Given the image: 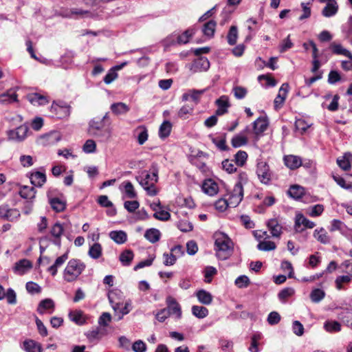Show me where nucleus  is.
Listing matches in <instances>:
<instances>
[{
  "instance_id": "f257e3e1",
  "label": "nucleus",
  "mask_w": 352,
  "mask_h": 352,
  "mask_svg": "<svg viewBox=\"0 0 352 352\" xmlns=\"http://www.w3.org/2000/svg\"><path fill=\"white\" fill-rule=\"evenodd\" d=\"M214 245L217 256L221 260L228 258L233 252V243L224 233L214 234Z\"/></svg>"
},
{
  "instance_id": "f03ea898",
  "label": "nucleus",
  "mask_w": 352,
  "mask_h": 352,
  "mask_svg": "<svg viewBox=\"0 0 352 352\" xmlns=\"http://www.w3.org/2000/svg\"><path fill=\"white\" fill-rule=\"evenodd\" d=\"M85 266L79 260L72 259L69 261L64 271V278L67 282L76 280L84 270Z\"/></svg>"
},
{
  "instance_id": "7ed1b4c3",
  "label": "nucleus",
  "mask_w": 352,
  "mask_h": 352,
  "mask_svg": "<svg viewBox=\"0 0 352 352\" xmlns=\"http://www.w3.org/2000/svg\"><path fill=\"white\" fill-rule=\"evenodd\" d=\"M116 292H111L109 293L108 298H109V302L111 305L112 308L113 309V310L116 312L120 311L122 314V315L119 317V319H121L124 315L127 314L130 311L131 307V301L129 300V301L126 302L124 306L121 308L120 306L122 305V303H121V302H120V301L117 302L116 300Z\"/></svg>"
},
{
  "instance_id": "20e7f679",
  "label": "nucleus",
  "mask_w": 352,
  "mask_h": 352,
  "mask_svg": "<svg viewBox=\"0 0 352 352\" xmlns=\"http://www.w3.org/2000/svg\"><path fill=\"white\" fill-rule=\"evenodd\" d=\"M50 111L56 118L63 119L70 115V106L63 102H53Z\"/></svg>"
},
{
  "instance_id": "39448f33",
  "label": "nucleus",
  "mask_w": 352,
  "mask_h": 352,
  "mask_svg": "<svg viewBox=\"0 0 352 352\" xmlns=\"http://www.w3.org/2000/svg\"><path fill=\"white\" fill-rule=\"evenodd\" d=\"M243 197V188L241 184H236L228 200L230 207H236Z\"/></svg>"
},
{
  "instance_id": "423d86ee",
  "label": "nucleus",
  "mask_w": 352,
  "mask_h": 352,
  "mask_svg": "<svg viewBox=\"0 0 352 352\" xmlns=\"http://www.w3.org/2000/svg\"><path fill=\"white\" fill-rule=\"evenodd\" d=\"M67 225L65 223L61 224L60 222H56L50 228V236L53 238L52 242L54 245L60 247L61 245V236Z\"/></svg>"
},
{
  "instance_id": "0eeeda50",
  "label": "nucleus",
  "mask_w": 352,
  "mask_h": 352,
  "mask_svg": "<svg viewBox=\"0 0 352 352\" xmlns=\"http://www.w3.org/2000/svg\"><path fill=\"white\" fill-rule=\"evenodd\" d=\"M256 174L263 184H267L271 180L272 173L270 170L268 164L265 162H258Z\"/></svg>"
},
{
  "instance_id": "6e6552de",
  "label": "nucleus",
  "mask_w": 352,
  "mask_h": 352,
  "mask_svg": "<svg viewBox=\"0 0 352 352\" xmlns=\"http://www.w3.org/2000/svg\"><path fill=\"white\" fill-rule=\"evenodd\" d=\"M28 130V126L25 124L21 125L16 129L10 130L8 131V139L16 142H22L26 138Z\"/></svg>"
},
{
  "instance_id": "1a4fd4ad",
  "label": "nucleus",
  "mask_w": 352,
  "mask_h": 352,
  "mask_svg": "<svg viewBox=\"0 0 352 352\" xmlns=\"http://www.w3.org/2000/svg\"><path fill=\"white\" fill-rule=\"evenodd\" d=\"M20 217V212L16 208H9L7 205L0 206V218L13 221Z\"/></svg>"
},
{
  "instance_id": "9d476101",
  "label": "nucleus",
  "mask_w": 352,
  "mask_h": 352,
  "mask_svg": "<svg viewBox=\"0 0 352 352\" xmlns=\"http://www.w3.org/2000/svg\"><path fill=\"white\" fill-rule=\"evenodd\" d=\"M315 223L305 217L302 214L296 216L295 230L296 232H302L305 228H313Z\"/></svg>"
},
{
  "instance_id": "9b49d317",
  "label": "nucleus",
  "mask_w": 352,
  "mask_h": 352,
  "mask_svg": "<svg viewBox=\"0 0 352 352\" xmlns=\"http://www.w3.org/2000/svg\"><path fill=\"white\" fill-rule=\"evenodd\" d=\"M289 85L287 83H283L278 91V94L274 99V104L275 109H278L283 104L288 92Z\"/></svg>"
},
{
  "instance_id": "f8f14e48",
  "label": "nucleus",
  "mask_w": 352,
  "mask_h": 352,
  "mask_svg": "<svg viewBox=\"0 0 352 352\" xmlns=\"http://www.w3.org/2000/svg\"><path fill=\"white\" fill-rule=\"evenodd\" d=\"M168 307L166 310H168V314H174L177 318H180L182 316V310L180 305L176 302L175 299L171 296H168L166 299Z\"/></svg>"
},
{
  "instance_id": "ddd939ff",
  "label": "nucleus",
  "mask_w": 352,
  "mask_h": 352,
  "mask_svg": "<svg viewBox=\"0 0 352 352\" xmlns=\"http://www.w3.org/2000/svg\"><path fill=\"white\" fill-rule=\"evenodd\" d=\"M268 121L264 117H259L253 122V129L254 134L258 137L267 129Z\"/></svg>"
},
{
  "instance_id": "4468645a",
  "label": "nucleus",
  "mask_w": 352,
  "mask_h": 352,
  "mask_svg": "<svg viewBox=\"0 0 352 352\" xmlns=\"http://www.w3.org/2000/svg\"><path fill=\"white\" fill-rule=\"evenodd\" d=\"M218 106V109L216 110V115L222 116L228 112V109L230 106L229 102L228 97L226 96H222L215 102Z\"/></svg>"
},
{
  "instance_id": "2eb2a0df",
  "label": "nucleus",
  "mask_w": 352,
  "mask_h": 352,
  "mask_svg": "<svg viewBox=\"0 0 352 352\" xmlns=\"http://www.w3.org/2000/svg\"><path fill=\"white\" fill-rule=\"evenodd\" d=\"M32 267V263L28 259H21L14 265L13 270L19 274H23Z\"/></svg>"
},
{
  "instance_id": "dca6fc26",
  "label": "nucleus",
  "mask_w": 352,
  "mask_h": 352,
  "mask_svg": "<svg viewBox=\"0 0 352 352\" xmlns=\"http://www.w3.org/2000/svg\"><path fill=\"white\" fill-rule=\"evenodd\" d=\"M152 179L151 182L149 186H145L144 189L146 190L147 193L150 196H154L157 194V190L155 187V184L157 182L158 179V170L156 166H152Z\"/></svg>"
},
{
  "instance_id": "f3484780",
  "label": "nucleus",
  "mask_w": 352,
  "mask_h": 352,
  "mask_svg": "<svg viewBox=\"0 0 352 352\" xmlns=\"http://www.w3.org/2000/svg\"><path fill=\"white\" fill-rule=\"evenodd\" d=\"M285 164L292 170L296 169L302 165V160L297 155H289L284 157Z\"/></svg>"
},
{
  "instance_id": "a211bd4d",
  "label": "nucleus",
  "mask_w": 352,
  "mask_h": 352,
  "mask_svg": "<svg viewBox=\"0 0 352 352\" xmlns=\"http://www.w3.org/2000/svg\"><path fill=\"white\" fill-rule=\"evenodd\" d=\"M106 334V330L100 327H97L87 331L85 335L90 342L99 340Z\"/></svg>"
},
{
  "instance_id": "6ab92c4d",
  "label": "nucleus",
  "mask_w": 352,
  "mask_h": 352,
  "mask_svg": "<svg viewBox=\"0 0 352 352\" xmlns=\"http://www.w3.org/2000/svg\"><path fill=\"white\" fill-rule=\"evenodd\" d=\"M267 226L272 235L274 237H279L282 233V226L276 219H271L267 223Z\"/></svg>"
},
{
  "instance_id": "aec40b11",
  "label": "nucleus",
  "mask_w": 352,
  "mask_h": 352,
  "mask_svg": "<svg viewBox=\"0 0 352 352\" xmlns=\"http://www.w3.org/2000/svg\"><path fill=\"white\" fill-rule=\"evenodd\" d=\"M352 154L346 153L342 157L337 159V164L343 170L348 171L351 168Z\"/></svg>"
},
{
  "instance_id": "412c9836",
  "label": "nucleus",
  "mask_w": 352,
  "mask_h": 352,
  "mask_svg": "<svg viewBox=\"0 0 352 352\" xmlns=\"http://www.w3.org/2000/svg\"><path fill=\"white\" fill-rule=\"evenodd\" d=\"M202 190L210 196L214 195L218 192V185L212 179L206 180L202 185Z\"/></svg>"
},
{
  "instance_id": "4be33fe9",
  "label": "nucleus",
  "mask_w": 352,
  "mask_h": 352,
  "mask_svg": "<svg viewBox=\"0 0 352 352\" xmlns=\"http://www.w3.org/2000/svg\"><path fill=\"white\" fill-rule=\"evenodd\" d=\"M338 10V6L335 0H330L322 10V14L329 17L335 15Z\"/></svg>"
},
{
  "instance_id": "5701e85b",
  "label": "nucleus",
  "mask_w": 352,
  "mask_h": 352,
  "mask_svg": "<svg viewBox=\"0 0 352 352\" xmlns=\"http://www.w3.org/2000/svg\"><path fill=\"white\" fill-rule=\"evenodd\" d=\"M27 98L29 102L34 105H44L49 102L46 96L38 93L28 94Z\"/></svg>"
},
{
  "instance_id": "b1692460",
  "label": "nucleus",
  "mask_w": 352,
  "mask_h": 352,
  "mask_svg": "<svg viewBox=\"0 0 352 352\" xmlns=\"http://www.w3.org/2000/svg\"><path fill=\"white\" fill-rule=\"evenodd\" d=\"M30 179L32 184L38 187H41L46 182L45 174L39 171L32 173Z\"/></svg>"
},
{
  "instance_id": "393cba45",
  "label": "nucleus",
  "mask_w": 352,
  "mask_h": 352,
  "mask_svg": "<svg viewBox=\"0 0 352 352\" xmlns=\"http://www.w3.org/2000/svg\"><path fill=\"white\" fill-rule=\"evenodd\" d=\"M67 258L68 255L67 253L58 257L54 263L48 267L47 271L52 274V276H54L57 274L58 268L61 267Z\"/></svg>"
},
{
  "instance_id": "a878e982",
  "label": "nucleus",
  "mask_w": 352,
  "mask_h": 352,
  "mask_svg": "<svg viewBox=\"0 0 352 352\" xmlns=\"http://www.w3.org/2000/svg\"><path fill=\"white\" fill-rule=\"evenodd\" d=\"M330 48L332 52L338 55H343L352 60V54L348 50L344 48L342 45L336 43H332L330 45Z\"/></svg>"
},
{
  "instance_id": "bb28decb",
  "label": "nucleus",
  "mask_w": 352,
  "mask_h": 352,
  "mask_svg": "<svg viewBox=\"0 0 352 352\" xmlns=\"http://www.w3.org/2000/svg\"><path fill=\"white\" fill-rule=\"evenodd\" d=\"M111 110L115 115H123L129 111V107L124 102H116L111 105Z\"/></svg>"
},
{
  "instance_id": "cd10ccee",
  "label": "nucleus",
  "mask_w": 352,
  "mask_h": 352,
  "mask_svg": "<svg viewBox=\"0 0 352 352\" xmlns=\"http://www.w3.org/2000/svg\"><path fill=\"white\" fill-rule=\"evenodd\" d=\"M90 135L98 138L101 142H107L111 138V130L109 129H102L98 131L89 133Z\"/></svg>"
},
{
  "instance_id": "c85d7f7f",
  "label": "nucleus",
  "mask_w": 352,
  "mask_h": 352,
  "mask_svg": "<svg viewBox=\"0 0 352 352\" xmlns=\"http://www.w3.org/2000/svg\"><path fill=\"white\" fill-rule=\"evenodd\" d=\"M161 233L156 228L148 229L144 233V237L151 243H155L160 239Z\"/></svg>"
},
{
  "instance_id": "c756f323",
  "label": "nucleus",
  "mask_w": 352,
  "mask_h": 352,
  "mask_svg": "<svg viewBox=\"0 0 352 352\" xmlns=\"http://www.w3.org/2000/svg\"><path fill=\"white\" fill-rule=\"evenodd\" d=\"M197 297L199 301L204 305H210L212 301V294L204 289L199 290L197 292Z\"/></svg>"
},
{
  "instance_id": "7c9ffc66",
  "label": "nucleus",
  "mask_w": 352,
  "mask_h": 352,
  "mask_svg": "<svg viewBox=\"0 0 352 352\" xmlns=\"http://www.w3.org/2000/svg\"><path fill=\"white\" fill-rule=\"evenodd\" d=\"M110 238L118 244L124 243L127 239V236L125 232L120 231H111L109 233Z\"/></svg>"
},
{
  "instance_id": "2f4dec72",
  "label": "nucleus",
  "mask_w": 352,
  "mask_h": 352,
  "mask_svg": "<svg viewBox=\"0 0 352 352\" xmlns=\"http://www.w3.org/2000/svg\"><path fill=\"white\" fill-rule=\"evenodd\" d=\"M54 301L50 298H46L43 300H41L38 306L37 311L40 314H43L45 313V311L47 309H54Z\"/></svg>"
},
{
  "instance_id": "473e14b6",
  "label": "nucleus",
  "mask_w": 352,
  "mask_h": 352,
  "mask_svg": "<svg viewBox=\"0 0 352 352\" xmlns=\"http://www.w3.org/2000/svg\"><path fill=\"white\" fill-rule=\"evenodd\" d=\"M35 194L36 190L32 186H24L19 191L20 196L24 199H32L35 197Z\"/></svg>"
},
{
  "instance_id": "72a5a7b5",
  "label": "nucleus",
  "mask_w": 352,
  "mask_h": 352,
  "mask_svg": "<svg viewBox=\"0 0 352 352\" xmlns=\"http://www.w3.org/2000/svg\"><path fill=\"white\" fill-rule=\"evenodd\" d=\"M194 67L200 71H206L210 67V62L206 57H199L194 61Z\"/></svg>"
},
{
  "instance_id": "f704fd0d",
  "label": "nucleus",
  "mask_w": 352,
  "mask_h": 352,
  "mask_svg": "<svg viewBox=\"0 0 352 352\" xmlns=\"http://www.w3.org/2000/svg\"><path fill=\"white\" fill-rule=\"evenodd\" d=\"M133 258V253L130 250H126L122 252L119 257L120 262L123 265H129Z\"/></svg>"
},
{
  "instance_id": "c9c22d12",
  "label": "nucleus",
  "mask_w": 352,
  "mask_h": 352,
  "mask_svg": "<svg viewBox=\"0 0 352 352\" xmlns=\"http://www.w3.org/2000/svg\"><path fill=\"white\" fill-rule=\"evenodd\" d=\"M289 196L295 199H298L302 197L304 194V188L298 185L291 186L288 190Z\"/></svg>"
},
{
  "instance_id": "e433bc0d",
  "label": "nucleus",
  "mask_w": 352,
  "mask_h": 352,
  "mask_svg": "<svg viewBox=\"0 0 352 352\" xmlns=\"http://www.w3.org/2000/svg\"><path fill=\"white\" fill-rule=\"evenodd\" d=\"M23 346L27 352H41L40 345L32 340L25 341Z\"/></svg>"
},
{
  "instance_id": "4c0bfd02",
  "label": "nucleus",
  "mask_w": 352,
  "mask_h": 352,
  "mask_svg": "<svg viewBox=\"0 0 352 352\" xmlns=\"http://www.w3.org/2000/svg\"><path fill=\"white\" fill-rule=\"evenodd\" d=\"M192 312L194 316L199 318H204L208 314V310L206 307L197 305L192 306Z\"/></svg>"
},
{
  "instance_id": "58836bf2",
  "label": "nucleus",
  "mask_w": 352,
  "mask_h": 352,
  "mask_svg": "<svg viewBox=\"0 0 352 352\" xmlns=\"http://www.w3.org/2000/svg\"><path fill=\"white\" fill-rule=\"evenodd\" d=\"M314 236L322 243L326 244L330 242V239L323 228L319 230H316L314 231Z\"/></svg>"
},
{
  "instance_id": "ea45409f",
  "label": "nucleus",
  "mask_w": 352,
  "mask_h": 352,
  "mask_svg": "<svg viewBox=\"0 0 352 352\" xmlns=\"http://www.w3.org/2000/svg\"><path fill=\"white\" fill-rule=\"evenodd\" d=\"M17 101L16 94H10L8 91L0 95V104H9Z\"/></svg>"
},
{
  "instance_id": "a19ab883",
  "label": "nucleus",
  "mask_w": 352,
  "mask_h": 352,
  "mask_svg": "<svg viewBox=\"0 0 352 352\" xmlns=\"http://www.w3.org/2000/svg\"><path fill=\"white\" fill-rule=\"evenodd\" d=\"M102 254V246L98 243H95L89 250V255L94 259L98 258Z\"/></svg>"
},
{
  "instance_id": "79ce46f5",
  "label": "nucleus",
  "mask_w": 352,
  "mask_h": 352,
  "mask_svg": "<svg viewBox=\"0 0 352 352\" xmlns=\"http://www.w3.org/2000/svg\"><path fill=\"white\" fill-rule=\"evenodd\" d=\"M248 143V139L242 134L235 135L231 140L232 146L234 148L240 147Z\"/></svg>"
},
{
  "instance_id": "37998d69",
  "label": "nucleus",
  "mask_w": 352,
  "mask_h": 352,
  "mask_svg": "<svg viewBox=\"0 0 352 352\" xmlns=\"http://www.w3.org/2000/svg\"><path fill=\"white\" fill-rule=\"evenodd\" d=\"M104 129V122L101 120H96V118L91 120L89 123L88 132L98 131Z\"/></svg>"
},
{
  "instance_id": "c03bdc74",
  "label": "nucleus",
  "mask_w": 352,
  "mask_h": 352,
  "mask_svg": "<svg viewBox=\"0 0 352 352\" xmlns=\"http://www.w3.org/2000/svg\"><path fill=\"white\" fill-rule=\"evenodd\" d=\"M171 131V124L169 121H164L160 126L159 135L161 138H166L169 135Z\"/></svg>"
},
{
  "instance_id": "a18cd8bd",
  "label": "nucleus",
  "mask_w": 352,
  "mask_h": 352,
  "mask_svg": "<svg viewBox=\"0 0 352 352\" xmlns=\"http://www.w3.org/2000/svg\"><path fill=\"white\" fill-rule=\"evenodd\" d=\"M238 36V31L237 28L235 25H232L230 27L228 34L227 36L228 43L230 45H233L236 43Z\"/></svg>"
},
{
  "instance_id": "49530a36",
  "label": "nucleus",
  "mask_w": 352,
  "mask_h": 352,
  "mask_svg": "<svg viewBox=\"0 0 352 352\" xmlns=\"http://www.w3.org/2000/svg\"><path fill=\"white\" fill-rule=\"evenodd\" d=\"M52 208L56 212H62L65 208L64 201L58 198H52L50 201Z\"/></svg>"
},
{
  "instance_id": "de8ad7c7",
  "label": "nucleus",
  "mask_w": 352,
  "mask_h": 352,
  "mask_svg": "<svg viewBox=\"0 0 352 352\" xmlns=\"http://www.w3.org/2000/svg\"><path fill=\"white\" fill-rule=\"evenodd\" d=\"M257 248L262 251L274 250L276 249V244L273 241H263L258 244Z\"/></svg>"
},
{
  "instance_id": "09e8293b",
  "label": "nucleus",
  "mask_w": 352,
  "mask_h": 352,
  "mask_svg": "<svg viewBox=\"0 0 352 352\" xmlns=\"http://www.w3.org/2000/svg\"><path fill=\"white\" fill-rule=\"evenodd\" d=\"M248 154L245 151H239L234 155L235 163L240 166H242L246 162Z\"/></svg>"
},
{
  "instance_id": "8fccbe9b",
  "label": "nucleus",
  "mask_w": 352,
  "mask_h": 352,
  "mask_svg": "<svg viewBox=\"0 0 352 352\" xmlns=\"http://www.w3.org/2000/svg\"><path fill=\"white\" fill-rule=\"evenodd\" d=\"M324 327L329 332L340 331L341 329L340 324L337 321H327L324 323Z\"/></svg>"
},
{
  "instance_id": "3c124183",
  "label": "nucleus",
  "mask_w": 352,
  "mask_h": 352,
  "mask_svg": "<svg viewBox=\"0 0 352 352\" xmlns=\"http://www.w3.org/2000/svg\"><path fill=\"white\" fill-rule=\"evenodd\" d=\"M325 296L324 291L320 289H314L311 294L310 298L314 302H318L322 300Z\"/></svg>"
},
{
  "instance_id": "603ef678",
  "label": "nucleus",
  "mask_w": 352,
  "mask_h": 352,
  "mask_svg": "<svg viewBox=\"0 0 352 352\" xmlns=\"http://www.w3.org/2000/svg\"><path fill=\"white\" fill-rule=\"evenodd\" d=\"M215 25L216 23H204L202 28L204 34L208 38H212L215 32Z\"/></svg>"
},
{
  "instance_id": "864d4df0",
  "label": "nucleus",
  "mask_w": 352,
  "mask_h": 352,
  "mask_svg": "<svg viewBox=\"0 0 352 352\" xmlns=\"http://www.w3.org/2000/svg\"><path fill=\"white\" fill-rule=\"evenodd\" d=\"M217 270L215 267L212 266H207L204 270L205 282L210 283L212 281L213 276L217 274Z\"/></svg>"
},
{
  "instance_id": "5fc2aeb1",
  "label": "nucleus",
  "mask_w": 352,
  "mask_h": 352,
  "mask_svg": "<svg viewBox=\"0 0 352 352\" xmlns=\"http://www.w3.org/2000/svg\"><path fill=\"white\" fill-rule=\"evenodd\" d=\"M194 109L193 105H184L178 111V116L181 118L186 119L187 115L192 113Z\"/></svg>"
},
{
  "instance_id": "6e6d98bb",
  "label": "nucleus",
  "mask_w": 352,
  "mask_h": 352,
  "mask_svg": "<svg viewBox=\"0 0 352 352\" xmlns=\"http://www.w3.org/2000/svg\"><path fill=\"white\" fill-rule=\"evenodd\" d=\"M194 34L192 30H186L182 34L178 36L177 37V43L179 44H186L188 42L189 38Z\"/></svg>"
},
{
  "instance_id": "4d7b16f0",
  "label": "nucleus",
  "mask_w": 352,
  "mask_h": 352,
  "mask_svg": "<svg viewBox=\"0 0 352 352\" xmlns=\"http://www.w3.org/2000/svg\"><path fill=\"white\" fill-rule=\"evenodd\" d=\"M153 217L158 220L160 221H168L170 218V214L163 210V208L161 210H158L153 214Z\"/></svg>"
},
{
  "instance_id": "13d9d810",
  "label": "nucleus",
  "mask_w": 352,
  "mask_h": 352,
  "mask_svg": "<svg viewBox=\"0 0 352 352\" xmlns=\"http://www.w3.org/2000/svg\"><path fill=\"white\" fill-rule=\"evenodd\" d=\"M96 144L93 140H87L83 145V151L86 153H91L96 151Z\"/></svg>"
},
{
  "instance_id": "bf43d9fd",
  "label": "nucleus",
  "mask_w": 352,
  "mask_h": 352,
  "mask_svg": "<svg viewBox=\"0 0 352 352\" xmlns=\"http://www.w3.org/2000/svg\"><path fill=\"white\" fill-rule=\"evenodd\" d=\"M235 285L239 288L247 287L250 285V279L247 276H240L235 280Z\"/></svg>"
},
{
  "instance_id": "052dcab7",
  "label": "nucleus",
  "mask_w": 352,
  "mask_h": 352,
  "mask_svg": "<svg viewBox=\"0 0 352 352\" xmlns=\"http://www.w3.org/2000/svg\"><path fill=\"white\" fill-rule=\"evenodd\" d=\"M294 289H292L291 287H287V288L282 289L278 293V296L280 300L284 301L287 298L292 296L294 294Z\"/></svg>"
},
{
  "instance_id": "680f3d73",
  "label": "nucleus",
  "mask_w": 352,
  "mask_h": 352,
  "mask_svg": "<svg viewBox=\"0 0 352 352\" xmlns=\"http://www.w3.org/2000/svg\"><path fill=\"white\" fill-rule=\"evenodd\" d=\"M233 92L234 96L237 99H243L245 97L248 91L245 87H240V86H236L233 88Z\"/></svg>"
},
{
  "instance_id": "e2e57ef3",
  "label": "nucleus",
  "mask_w": 352,
  "mask_h": 352,
  "mask_svg": "<svg viewBox=\"0 0 352 352\" xmlns=\"http://www.w3.org/2000/svg\"><path fill=\"white\" fill-rule=\"evenodd\" d=\"M177 228L184 232H190L192 230V225L191 223L186 220L179 221L177 223Z\"/></svg>"
},
{
  "instance_id": "0e129e2a",
  "label": "nucleus",
  "mask_w": 352,
  "mask_h": 352,
  "mask_svg": "<svg viewBox=\"0 0 352 352\" xmlns=\"http://www.w3.org/2000/svg\"><path fill=\"white\" fill-rule=\"evenodd\" d=\"M25 287L27 291L32 294H38L41 291V287L34 282L27 283Z\"/></svg>"
},
{
  "instance_id": "69168bd1",
  "label": "nucleus",
  "mask_w": 352,
  "mask_h": 352,
  "mask_svg": "<svg viewBox=\"0 0 352 352\" xmlns=\"http://www.w3.org/2000/svg\"><path fill=\"white\" fill-rule=\"evenodd\" d=\"M140 206L138 201H126L124 203V208L129 212H133Z\"/></svg>"
},
{
  "instance_id": "338daca9",
  "label": "nucleus",
  "mask_w": 352,
  "mask_h": 352,
  "mask_svg": "<svg viewBox=\"0 0 352 352\" xmlns=\"http://www.w3.org/2000/svg\"><path fill=\"white\" fill-rule=\"evenodd\" d=\"M111 320V316L109 313L104 312L98 319V324L100 327H107Z\"/></svg>"
},
{
  "instance_id": "774afa93",
  "label": "nucleus",
  "mask_w": 352,
  "mask_h": 352,
  "mask_svg": "<svg viewBox=\"0 0 352 352\" xmlns=\"http://www.w3.org/2000/svg\"><path fill=\"white\" fill-rule=\"evenodd\" d=\"M340 318L343 320L344 323H345L347 327L352 329V313L349 311L346 313H342L340 314Z\"/></svg>"
}]
</instances>
